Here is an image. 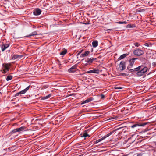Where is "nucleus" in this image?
<instances>
[{"label":"nucleus","instance_id":"1","mask_svg":"<svg viewBox=\"0 0 156 156\" xmlns=\"http://www.w3.org/2000/svg\"><path fill=\"white\" fill-rule=\"evenodd\" d=\"M124 127H119L118 128H117L115 130H113L112 131L110 132L108 134H106L104 136H103L102 138L99 139L98 140L99 142H100L102 140L105 139V138H106L107 137L111 135H112V134L114 133L116 131H117L119 130L122 129V131L124 130Z\"/></svg>","mask_w":156,"mask_h":156},{"label":"nucleus","instance_id":"2","mask_svg":"<svg viewBox=\"0 0 156 156\" xmlns=\"http://www.w3.org/2000/svg\"><path fill=\"white\" fill-rule=\"evenodd\" d=\"M147 69L148 68L147 67H143L141 68L140 70L137 72L136 73L137 75L139 76L143 75L147 71Z\"/></svg>","mask_w":156,"mask_h":156},{"label":"nucleus","instance_id":"3","mask_svg":"<svg viewBox=\"0 0 156 156\" xmlns=\"http://www.w3.org/2000/svg\"><path fill=\"white\" fill-rule=\"evenodd\" d=\"M26 128V127L25 126H23L19 128H17L15 129L11 132L10 133L11 134L16 133V132L20 133L21 132L25 130Z\"/></svg>","mask_w":156,"mask_h":156},{"label":"nucleus","instance_id":"4","mask_svg":"<svg viewBox=\"0 0 156 156\" xmlns=\"http://www.w3.org/2000/svg\"><path fill=\"white\" fill-rule=\"evenodd\" d=\"M137 58H132L129 60V64L127 67V69L129 70L131 69L130 68L133 66L135 60L137 59Z\"/></svg>","mask_w":156,"mask_h":156},{"label":"nucleus","instance_id":"5","mask_svg":"<svg viewBox=\"0 0 156 156\" xmlns=\"http://www.w3.org/2000/svg\"><path fill=\"white\" fill-rule=\"evenodd\" d=\"M97 59V58H87L85 61V63H84L86 65H87L88 64H90L92 63L94 60Z\"/></svg>","mask_w":156,"mask_h":156},{"label":"nucleus","instance_id":"6","mask_svg":"<svg viewBox=\"0 0 156 156\" xmlns=\"http://www.w3.org/2000/svg\"><path fill=\"white\" fill-rule=\"evenodd\" d=\"M30 87V85H29L24 89L19 92L16 93L15 95V96L16 97L19 96L20 94H25L29 89Z\"/></svg>","mask_w":156,"mask_h":156},{"label":"nucleus","instance_id":"7","mask_svg":"<svg viewBox=\"0 0 156 156\" xmlns=\"http://www.w3.org/2000/svg\"><path fill=\"white\" fill-rule=\"evenodd\" d=\"M133 54L137 56H140L144 53V52L143 51L139 49H136L134 50L133 52Z\"/></svg>","mask_w":156,"mask_h":156},{"label":"nucleus","instance_id":"8","mask_svg":"<svg viewBox=\"0 0 156 156\" xmlns=\"http://www.w3.org/2000/svg\"><path fill=\"white\" fill-rule=\"evenodd\" d=\"M126 62L124 61H122L119 64V68L120 71H123L126 68Z\"/></svg>","mask_w":156,"mask_h":156},{"label":"nucleus","instance_id":"9","mask_svg":"<svg viewBox=\"0 0 156 156\" xmlns=\"http://www.w3.org/2000/svg\"><path fill=\"white\" fill-rule=\"evenodd\" d=\"M147 124V123H137L136 124L131 126L130 127L133 128L137 127L140 126H143Z\"/></svg>","mask_w":156,"mask_h":156},{"label":"nucleus","instance_id":"10","mask_svg":"<svg viewBox=\"0 0 156 156\" xmlns=\"http://www.w3.org/2000/svg\"><path fill=\"white\" fill-rule=\"evenodd\" d=\"M41 13V11L39 8H37L34 10L33 14L34 15H39Z\"/></svg>","mask_w":156,"mask_h":156},{"label":"nucleus","instance_id":"11","mask_svg":"<svg viewBox=\"0 0 156 156\" xmlns=\"http://www.w3.org/2000/svg\"><path fill=\"white\" fill-rule=\"evenodd\" d=\"M77 65H75L68 69V71L69 73L74 72L75 71Z\"/></svg>","mask_w":156,"mask_h":156},{"label":"nucleus","instance_id":"12","mask_svg":"<svg viewBox=\"0 0 156 156\" xmlns=\"http://www.w3.org/2000/svg\"><path fill=\"white\" fill-rule=\"evenodd\" d=\"M142 67H143L142 66H139L138 67L134 68V69H129V71L131 72L134 71H137L138 72L140 70L141 68H142Z\"/></svg>","mask_w":156,"mask_h":156},{"label":"nucleus","instance_id":"13","mask_svg":"<svg viewBox=\"0 0 156 156\" xmlns=\"http://www.w3.org/2000/svg\"><path fill=\"white\" fill-rule=\"evenodd\" d=\"M87 73H94L98 74L99 73V70L98 69H94L88 71L87 72Z\"/></svg>","mask_w":156,"mask_h":156},{"label":"nucleus","instance_id":"14","mask_svg":"<svg viewBox=\"0 0 156 156\" xmlns=\"http://www.w3.org/2000/svg\"><path fill=\"white\" fill-rule=\"evenodd\" d=\"M11 66V65L10 63L7 64H3V66L4 67V69H6L7 71H9V69L10 67Z\"/></svg>","mask_w":156,"mask_h":156},{"label":"nucleus","instance_id":"15","mask_svg":"<svg viewBox=\"0 0 156 156\" xmlns=\"http://www.w3.org/2000/svg\"><path fill=\"white\" fill-rule=\"evenodd\" d=\"M9 45L7 44H3L1 47L2 51H3L4 50L6 49L9 46Z\"/></svg>","mask_w":156,"mask_h":156},{"label":"nucleus","instance_id":"16","mask_svg":"<svg viewBox=\"0 0 156 156\" xmlns=\"http://www.w3.org/2000/svg\"><path fill=\"white\" fill-rule=\"evenodd\" d=\"M93 100V98H87L86 100L83 101L81 103V104H83L86 103H88L90 102L92 100Z\"/></svg>","mask_w":156,"mask_h":156},{"label":"nucleus","instance_id":"17","mask_svg":"<svg viewBox=\"0 0 156 156\" xmlns=\"http://www.w3.org/2000/svg\"><path fill=\"white\" fill-rule=\"evenodd\" d=\"M90 53V51H86L84 53L81 54L80 55L81 57H83L88 55Z\"/></svg>","mask_w":156,"mask_h":156},{"label":"nucleus","instance_id":"18","mask_svg":"<svg viewBox=\"0 0 156 156\" xmlns=\"http://www.w3.org/2000/svg\"><path fill=\"white\" fill-rule=\"evenodd\" d=\"M129 54V53H126L123 54L122 55H121L118 58V60H121L125 58Z\"/></svg>","mask_w":156,"mask_h":156},{"label":"nucleus","instance_id":"19","mask_svg":"<svg viewBox=\"0 0 156 156\" xmlns=\"http://www.w3.org/2000/svg\"><path fill=\"white\" fill-rule=\"evenodd\" d=\"M23 56L22 55H14L12 57V59H16L18 58H21Z\"/></svg>","mask_w":156,"mask_h":156},{"label":"nucleus","instance_id":"20","mask_svg":"<svg viewBox=\"0 0 156 156\" xmlns=\"http://www.w3.org/2000/svg\"><path fill=\"white\" fill-rule=\"evenodd\" d=\"M37 33L36 31H34V32L30 34H29V35H27V37H30L34 36H35L36 35H37Z\"/></svg>","mask_w":156,"mask_h":156},{"label":"nucleus","instance_id":"21","mask_svg":"<svg viewBox=\"0 0 156 156\" xmlns=\"http://www.w3.org/2000/svg\"><path fill=\"white\" fill-rule=\"evenodd\" d=\"M92 44L93 47L95 48L98 45V42L97 41H94L92 42Z\"/></svg>","mask_w":156,"mask_h":156},{"label":"nucleus","instance_id":"22","mask_svg":"<svg viewBox=\"0 0 156 156\" xmlns=\"http://www.w3.org/2000/svg\"><path fill=\"white\" fill-rule=\"evenodd\" d=\"M136 27L135 24H128L126 26V28H133Z\"/></svg>","mask_w":156,"mask_h":156},{"label":"nucleus","instance_id":"23","mask_svg":"<svg viewBox=\"0 0 156 156\" xmlns=\"http://www.w3.org/2000/svg\"><path fill=\"white\" fill-rule=\"evenodd\" d=\"M67 52V50L66 49H64L60 53V55H63L65 54Z\"/></svg>","mask_w":156,"mask_h":156},{"label":"nucleus","instance_id":"24","mask_svg":"<svg viewBox=\"0 0 156 156\" xmlns=\"http://www.w3.org/2000/svg\"><path fill=\"white\" fill-rule=\"evenodd\" d=\"M12 76L9 75L7 76V78H6V80L7 81H9L12 79Z\"/></svg>","mask_w":156,"mask_h":156},{"label":"nucleus","instance_id":"25","mask_svg":"<svg viewBox=\"0 0 156 156\" xmlns=\"http://www.w3.org/2000/svg\"><path fill=\"white\" fill-rule=\"evenodd\" d=\"M87 136H89V137L90 136L87 133L85 132L83 134V135L81 136L86 137Z\"/></svg>","mask_w":156,"mask_h":156},{"label":"nucleus","instance_id":"26","mask_svg":"<svg viewBox=\"0 0 156 156\" xmlns=\"http://www.w3.org/2000/svg\"><path fill=\"white\" fill-rule=\"evenodd\" d=\"M117 23L120 24H126L127 23V22L126 21H119L117 22Z\"/></svg>","mask_w":156,"mask_h":156},{"label":"nucleus","instance_id":"27","mask_svg":"<svg viewBox=\"0 0 156 156\" xmlns=\"http://www.w3.org/2000/svg\"><path fill=\"white\" fill-rule=\"evenodd\" d=\"M51 96V94H49L46 97H45L43 98L44 99H47V98H49Z\"/></svg>","mask_w":156,"mask_h":156},{"label":"nucleus","instance_id":"28","mask_svg":"<svg viewBox=\"0 0 156 156\" xmlns=\"http://www.w3.org/2000/svg\"><path fill=\"white\" fill-rule=\"evenodd\" d=\"M1 71L2 72V73L4 74L6 73L8 71L5 69H2Z\"/></svg>","mask_w":156,"mask_h":156},{"label":"nucleus","instance_id":"29","mask_svg":"<svg viewBox=\"0 0 156 156\" xmlns=\"http://www.w3.org/2000/svg\"><path fill=\"white\" fill-rule=\"evenodd\" d=\"M134 44L135 45V46L136 47H138L140 45L139 43L138 42L135 43Z\"/></svg>","mask_w":156,"mask_h":156},{"label":"nucleus","instance_id":"30","mask_svg":"<svg viewBox=\"0 0 156 156\" xmlns=\"http://www.w3.org/2000/svg\"><path fill=\"white\" fill-rule=\"evenodd\" d=\"M144 45L145 46L149 47L150 46H151V43H146L144 44Z\"/></svg>","mask_w":156,"mask_h":156},{"label":"nucleus","instance_id":"31","mask_svg":"<svg viewBox=\"0 0 156 156\" xmlns=\"http://www.w3.org/2000/svg\"><path fill=\"white\" fill-rule=\"evenodd\" d=\"M100 96H101V99H104L105 97V95L102 94H101Z\"/></svg>","mask_w":156,"mask_h":156},{"label":"nucleus","instance_id":"32","mask_svg":"<svg viewBox=\"0 0 156 156\" xmlns=\"http://www.w3.org/2000/svg\"><path fill=\"white\" fill-rule=\"evenodd\" d=\"M140 60L141 61H143V62H145V61H146V59H145V58H140Z\"/></svg>","mask_w":156,"mask_h":156},{"label":"nucleus","instance_id":"33","mask_svg":"<svg viewBox=\"0 0 156 156\" xmlns=\"http://www.w3.org/2000/svg\"><path fill=\"white\" fill-rule=\"evenodd\" d=\"M83 50L80 51L77 54V55H79L80 54H81L83 51Z\"/></svg>","mask_w":156,"mask_h":156},{"label":"nucleus","instance_id":"34","mask_svg":"<svg viewBox=\"0 0 156 156\" xmlns=\"http://www.w3.org/2000/svg\"><path fill=\"white\" fill-rule=\"evenodd\" d=\"M136 156H142V154L141 153L138 154Z\"/></svg>","mask_w":156,"mask_h":156},{"label":"nucleus","instance_id":"35","mask_svg":"<svg viewBox=\"0 0 156 156\" xmlns=\"http://www.w3.org/2000/svg\"><path fill=\"white\" fill-rule=\"evenodd\" d=\"M152 64L153 66H156V62H153L152 63Z\"/></svg>","mask_w":156,"mask_h":156},{"label":"nucleus","instance_id":"36","mask_svg":"<svg viewBox=\"0 0 156 156\" xmlns=\"http://www.w3.org/2000/svg\"><path fill=\"white\" fill-rule=\"evenodd\" d=\"M99 142L98 140H96L95 141V143H98Z\"/></svg>","mask_w":156,"mask_h":156},{"label":"nucleus","instance_id":"37","mask_svg":"<svg viewBox=\"0 0 156 156\" xmlns=\"http://www.w3.org/2000/svg\"><path fill=\"white\" fill-rule=\"evenodd\" d=\"M144 10H145L144 9H140V10H139V12H140L141 11H144Z\"/></svg>","mask_w":156,"mask_h":156},{"label":"nucleus","instance_id":"38","mask_svg":"<svg viewBox=\"0 0 156 156\" xmlns=\"http://www.w3.org/2000/svg\"><path fill=\"white\" fill-rule=\"evenodd\" d=\"M116 89H121V87H119V88H117V87L116 88H115Z\"/></svg>","mask_w":156,"mask_h":156},{"label":"nucleus","instance_id":"39","mask_svg":"<svg viewBox=\"0 0 156 156\" xmlns=\"http://www.w3.org/2000/svg\"><path fill=\"white\" fill-rule=\"evenodd\" d=\"M122 75H123V76H126V74H125V73H123V74H122Z\"/></svg>","mask_w":156,"mask_h":156},{"label":"nucleus","instance_id":"40","mask_svg":"<svg viewBox=\"0 0 156 156\" xmlns=\"http://www.w3.org/2000/svg\"><path fill=\"white\" fill-rule=\"evenodd\" d=\"M108 30H112V29H108Z\"/></svg>","mask_w":156,"mask_h":156},{"label":"nucleus","instance_id":"41","mask_svg":"<svg viewBox=\"0 0 156 156\" xmlns=\"http://www.w3.org/2000/svg\"><path fill=\"white\" fill-rule=\"evenodd\" d=\"M113 118H111V119H113Z\"/></svg>","mask_w":156,"mask_h":156},{"label":"nucleus","instance_id":"42","mask_svg":"<svg viewBox=\"0 0 156 156\" xmlns=\"http://www.w3.org/2000/svg\"><path fill=\"white\" fill-rule=\"evenodd\" d=\"M155 109H156V106H155Z\"/></svg>","mask_w":156,"mask_h":156}]
</instances>
